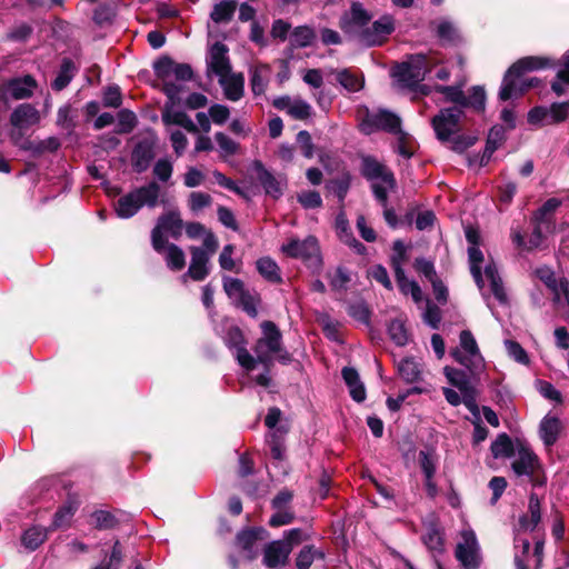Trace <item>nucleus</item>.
<instances>
[{
  "instance_id": "obj_1",
  "label": "nucleus",
  "mask_w": 569,
  "mask_h": 569,
  "mask_svg": "<svg viewBox=\"0 0 569 569\" xmlns=\"http://www.w3.org/2000/svg\"><path fill=\"white\" fill-rule=\"evenodd\" d=\"M462 116L460 108L450 107L441 109L431 120L437 139L456 152H463L477 140L475 136L462 132Z\"/></svg>"
},
{
  "instance_id": "obj_2",
  "label": "nucleus",
  "mask_w": 569,
  "mask_h": 569,
  "mask_svg": "<svg viewBox=\"0 0 569 569\" xmlns=\"http://www.w3.org/2000/svg\"><path fill=\"white\" fill-rule=\"evenodd\" d=\"M547 60L538 57H525L515 62L506 72L499 91L503 101L520 97L526 90L538 84V79L528 77L527 72L542 69Z\"/></svg>"
},
{
  "instance_id": "obj_3",
  "label": "nucleus",
  "mask_w": 569,
  "mask_h": 569,
  "mask_svg": "<svg viewBox=\"0 0 569 569\" xmlns=\"http://www.w3.org/2000/svg\"><path fill=\"white\" fill-rule=\"evenodd\" d=\"M262 336L257 340L253 351L256 353V362H260L266 367L272 363L273 356L282 363L291 361L290 353L282 347V335L274 322L263 321L260 325Z\"/></svg>"
},
{
  "instance_id": "obj_4",
  "label": "nucleus",
  "mask_w": 569,
  "mask_h": 569,
  "mask_svg": "<svg viewBox=\"0 0 569 569\" xmlns=\"http://www.w3.org/2000/svg\"><path fill=\"white\" fill-rule=\"evenodd\" d=\"M357 119L359 129L365 134L382 130L392 134L403 136L400 118L389 110H370L367 107H361L357 110Z\"/></svg>"
},
{
  "instance_id": "obj_5",
  "label": "nucleus",
  "mask_w": 569,
  "mask_h": 569,
  "mask_svg": "<svg viewBox=\"0 0 569 569\" xmlns=\"http://www.w3.org/2000/svg\"><path fill=\"white\" fill-rule=\"evenodd\" d=\"M361 173L367 180L371 181L372 192L379 203L386 204L387 194L396 188L393 173L372 157L362 158Z\"/></svg>"
},
{
  "instance_id": "obj_6",
  "label": "nucleus",
  "mask_w": 569,
  "mask_h": 569,
  "mask_svg": "<svg viewBox=\"0 0 569 569\" xmlns=\"http://www.w3.org/2000/svg\"><path fill=\"white\" fill-rule=\"evenodd\" d=\"M160 187L152 181L147 186L134 189L128 194L121 197L116 207L118 217L128 219L133 217L140 208L147 206L153 208L158 203Z\"/></svg>"
},
{
  "instance_id": "obj_7",
  "label": "nucleus",
  "mask_w": 569,
  "mask_h": 569,
  "mask_svg": "<svg viewBox=\"0 0 569 569\" xmlns=\"http://www.w3.org/2000/svg\"><path fill=\"white\" fill-rule=\"evenodd\" d=\"M459 340V347L451 351V356L471 375H477L483 369L485 360L480 353L473 335L469 330H463L460 333Z\"/></svg>"
},
{
  "instance_id": "obj_8",
  "label": "nucleus",
  "mask_w": 569,
  "mask_h": 569,
  "mask_svg": "<svg viewBox=\"0 0 569 569\" xmlns=\"http://www.w3.org/2000/svg\"><path fill=\"white\" fill-rule=\"evenodd\" d=\"M281 252L287 257L301 259L309 266H319L321 263L319 242L313 236H308L303 240L291 238L281 246Z\"/></svg>"
},
{
  "instance_id": "obj_9",
  "label": "nucleus",
  "mask_w": 569,
  "mask_h": 569,
  "mask_svg": "<svg viewBox=\"0 0 569 569\" xmlns=\"http://www.w3.org/2000/svg\"><path fill=\"white\" fill-rule=\"evenodd\" d=\"M182 232V220L179 212L170 211L162 214L151 232L152 247L157 252H162L164 243H167L166 236L178 239Z\"/></svg>"
},
{
  "instance_id": "obj_10",
  "label": "nucleus",
  "mask_w": 569,
  "mask_h": 569,
  "mask_svg": "<svg viewBox=\"0 0 569 569\" xmlns=\"http://www.w3.org/2000/svg\"><path fill=\"white\" fill-rule=\"evenodd\" d=\"M461 540L458 542L455 556L463 569H478L481 565L480 546L472 529H463L460 532Z\"/></svg>"
},
{
  "instance_id": "obj_11",
  "label": "nucleus",
  "mask_w": 569,
  "mask_h": 569,
  "mask_svg": "<svg viewBox=\"0 0 569 569\" xmlns=\"http://www.w3.org/2000/svg\"><path fill=\"white\" fill-rule=\"evenodd\" d=\"M513 457L515 459L511 462V469L513 473L518 478L523 477L529 481H532L535 473L540 467L538 456L528 445L518 441Z\"/></svg>"
},
{
  "instance_id": "obj_12",
  "label": "nucleus",
  "mask_w": 569,
  "mask_h": 569,
  "mask_svg": "<svg viewBox=\"0 0 569 569\" xmlns=\"http://www.w3.org/2000/svg\"><path fill=\"white\" fill-rule=\"evenodd\" d=\"M37 88L33 77L24 76L0 83V103H7L9 98L22 100L30 98Z\"/></svg>"
},
{
  "instance_id": "obj_13",
  "label": "nucleus",
  "mask_w": 569,
  "mask_h": 569,
  "mask_svg": "<svg viewBox=\"0 0 569 569\" xmlns=\"http://www.w3.org/2000/svg\"><path fill=\"white\" fill-rule=\"evenodd\" d=\"M224 343L234 351L238 363L247 371H251L256 367V359L252 357L246 348L244 337L238 327H231L228 329Z\"/></svg>"
},
{
  "instance_id": "obj_14",
  "label": "nucleus",
  "mask_w": 569,
  "mask_h": 569,
  "mask_svg": "<svg viewBox=\"0 0 569 569\" xmlns=\"http://www.w3.org/2000/svg\"><path fill=\"white\" fill-rule=\"evenodd\" d=\"M395 30V20L386 14L379 18L370 28L363 30L360 34L361 42L368 47L381 44Z\"/></svg>"
},
{
  "instance_id": "obj_15",
  "label": "nucleus",
  "mask_w": 569,
  "mask_h": 569,
  "mask_svg": "<svg viewBox=\"0 0 569 569\" xmlns=\"http://www.w3.org/2000/svg\"><path fill=\"white\" fill-rule=\"evenodd\" d=\"M208 70L218 79L231 73V64L228 57V48L222 42H216L209 51Z\"/></svg>"
},
{
  "instance_id": "obj_16",
  "label": "nucleus",
  "mask_w": 569,
  "mask_h": 569,
  "mask_svg": "<svg viewBox=\"0 0 569 569\" xmlns=\"http://www.w3.org/2000/svg\"><path fill=\"white\" fill-rule=\"evenodd\" d=\"M273 107L279 110L287 111L291 118L298 120L308 119L312 112V108L307 101L300 98H291L289 96L274 99Z\"/></svg>"
},
{
  "instance_id": "obj_17",
  "label": "nucleus",
  "mask_w": 569,
  "mask_h": 569,
  "mask_svg": "<svg viewBox=\"0 0 569 569\" xmlns=\"http://www.w3.org/2000/svg\"><path fill=\"white\" fill-rule=\"evenodd\" d=\"M191 261L188 272L182 276V280L186 281L187 277L194 281H201L209 274V259L206 250L199 247H191Z\"/></svg>"
},
{
  "instance_id": "obj_18",
  "label": "nucleus",
  "mask_w": 569,
  "mask_h": 569,
  "mask_svg": "<svg viewBox=\"0 0 569 569\" xmlns=\"http://www.w3.org/2000/svg\"><path fill=\"white\" fill-rule=\"evenodd\" d=\"M292 550L290 543L283 540H274L264 548L263 563L269 568L284 565Z\"/></svg>"
},
{
  "instance_id": "obj_19",
  "label": "nucleus",
  "mask_w": 569,
  "mask_h": 569,
  "mask_svg": "<svg viewBox=\"0 0 569 569\" xmlns=\"http://www.w3.org/2000/svg\"><path fill=\"white\" fill-rule=\"evenodd\" d=\"M40 121L39 111L30 103L19 104L10 116V123L17 129H28Z\"/></svg>"
},
{
  "instance_id": "obj_20",
  "label": "nucleus",
  "mask_w": 569,
  "mask_h": 569,
  "mask_svg": "<svg viewBox=\"0 0 569 569\" xmlns=\"http://www.w3.org/2000/svg\"><path fill=\"white\" fill-rule=\"evenodd\" d=\"M562 431L561 420L550 413L546 415L539 423V437L547 448L552 447Z\"/></svg>"
},
{
  "instance_id": "obj_21",
  "label": "nucleus",
  "mask_w": 569,
  "mask_h": 569,
  "mask_svg": "<svg viewBox=\"0 0 569 569\" xmlns=\"http://www.w3.org/2000/svg\"><path fill=\"white\" fill-rule=\"evenodd\" d=\"M271 73V67L267 63L254 62L250 67V86L254 96H260L266 92Z\"/></svg>"
},
{
  "instance_id": "obj_22",
  "label": "nucleus",
  "mask_w": 569,
  "mask_h": 569,
  "mask_svg": "<svg viewBox=\"0 0 569 569\" xmlns=\"http://www.w3.org/2000/svg\"><path fill=\"white\" fill-rule=\"evenodd\" d=\"M224 97L230 101H238L243 97L244 77L242 73H229L218 79Z\"/></svg>"
},
{
  "instance_id": "obj_23",
  "label": "nucleus",
  "mask_w": 569,
  "mask_h": 569,
  "mask_svg": "<svg viewBox=\"0 0 569 569\" xmlns=\"http://www.w3.org/2000/svg\"><path fill=\"white\" fill-rule=\"evenodd\" d=\"M153 156V143L148 140L139 141L136 144L131 156L134 171L138 173L146 171L149 168Z\"/></svg>"
},
{
  "instance_id": "obj_24",
  "label": "nucleus",
  "mask_w": 569,
  "mask_h": 569,
  "mask_svg": "<svg viewBox=\"0 0 569 569\" xmlns=\"http://www.w3.org/2000/svg\"><path fill=\"white\" fill-rule=\"evenodd\" d=\"M341 373L351 398L357 402H362L366 399V388L358 371L352 367H345Z\"/></svg>"
},
{
  "instance_id": "obj_25",
  "label": "nucleus",
  "mask_w": 569,
  "mask_h": 569,
  "mask_svg": "<svg viewBox=\"0 0 569 569\" xmlns=\"http://www.w3.org/2000/svg\"><path fill=\"white\" fill-rule=\"evenodd\" d=\"M541 520L540 500L537 495L532 493L529 498L528 515H523L519 519V527L523 531H533Z\"/></svg>"
},
{
  "instance_id": "obj_26",
  "label": "nucleus",
  "mask_w": 569,
  "mask_h": 569,
  "mask_svg": "<svg viewBox=\"0 0 569 569\" xmlns=\"http://www.w3.org/2000/svg\"><path fill=\"white\" fill-rule=\"evenodd\" d=\"M547 229L545 223L537 221V226L535 227L528 242L523 240L522 234L519 231L513 230L511 233V239L513 243L523 250H533L539 248L543 241L542 230Z\"/></svg>"
},
{
  "instance_id": "obj_27",
  "label": "nucleus",
  "mask_w": 569,
  "mask_h": 569,
  "mask_svg": "<svg viewBox=\"0 0 569 569\" xmlns=\"http://www.w3.org/2000/svg\"><path fill=\"white\" fill-rule=\"evenodd\" d=\"M485 277L489 281L490 289L495 298L500 303H507L508 297L503 288L501 277L495 263H488L485 268Z\"/></svg>"
},
{
  "instance_id": "obj_28",
  "label": "nucleus",
  "mask_w": 569,
  "mask_h": 569,
  "mask_svg": "<svg viewBox=\"0 0 569 569\" xmlns=\"http://www.w3.org/2000/svg\"><path fill=\"white\" fill-rule=\"evenodd\" d=\"M49 529L40 526H33L23 531L21 536V545L28 551L37 550L48 538Z\"/></svg>"
},
{
  "instance_id": "obj_29",
  "label": "nucleus",
  "mask_w": 569,
  "mask_h": 569,
  "mask_svg": "<svg viewBox=\"0 0 569 569\" xmlns=\"http://www.w3.org/2000/svg\"><path fill=\"white\" fill-rule=\"evenodd\" d=\"M24 129H17L10 132V139L14 146L20 148L21 150L28 151L33 156H39L44 152L46 144L42 142H36L26 138L23 134Z\"/></svg>"
},
{
  "instance_id": "obj_30",
  "label": "nucleus",
  "mask_w": 569,
  "mask_h": 569,
  "mask_svg": "<svg viewBox=\"0 0 569 569\" xmlns=\"http://www.w3.org/2000/svg\"><path fill=\"white\" fill-rule=\"evenodd\" d=\"M256 267L260 276L269 282L280 283L282 277L278 263L270 257H262L257 260Z\"/></svg>"
},
{
  "instance_id": "obj_31",
  "label": "nucleus",
  "mask_w": 569,
  "mask_h": 569,
  "mask_svg": "<svg viewBox=\"0 0 569 569\" xmlns=\"http://www.w3.org/2000/svg\"><path fill=\"white\" fill-rule=\"evenodd\" d=\"M395 276L400 290L405 295H411L415 302H420L422 300V291L420 287L416 281L409 280L406 277L402 267H399V262H396Z\"/></svg>"
},
{
  "instance_id": "obj_32",
  "label": "nucleus",
  "mask_w": 569,
  "mask_h": 569,
  "mask_svg": "<svg viewBox=\"0 0 569 569\" xmlns=\"http://www.w3.org/2000/svg\"><path fill=\"white\" fill-rule=\"evenodd\" d=\"M77 67L72 60L64 58L61 62L59 72L52 82V89L56 91L63 90L77 73Z\"/></svg>"
},
{
  "instance_id": "obj_33",
  "label": "nucleus",
  "mask_w": 569,
  "mask_h": 569,
  "mask_svg": "<svg viewBox=\"0 0 569 569\" xmlns=\"http://www.w3.org/2000/svg\"><path fill=\"white\" fill-rule=\"evenodd\" d=\"M258 179L262 184L266 192L274 199L281 197L283 190V182L277 179L271 172L260 166L258 171Z\"/></svg>"
},
{
  "instance_id": "obj_34",
  "label": "nucleus",
  "mask_w": 569,
  "mask_h": 569,
  "mask_svg": "<svg viewBox=\"0 0 569 569\" xmlns=\"http://www.w3.org/2000/svg\"><path fill=\"white\" fill-rule=\"evenodd\" d=\"M492 456L498 458H511L516 452V445L507 433H500L490 447Z\"/></svg>"
},
{
  "instance_id": "obj_35",
  "label": "nucleus",
  "mask_w": 569,
  "mask_h": 569,
  "mask_svg": "<svg viewBox=\"0 0 569 569\" xmlns=\"http://www.w3.org/2000/svg\"><path fill=\"white\" fill-rule=\"evenodd\" d=\"M162 121L166 124H176L182 127L190 133L198 132V126L192 119L183 111H166L162 114Z\"/></svg>"
},
{
  "instance_id": "obj_36",
  "label": "nucleus",
  "mask_w": 569,
  "mask_h": 569,
  "mask_svg": "<svg viewBox=\"0 0 569 569\" xmlns=\"http://www.w3.org/2000/svg\"><path fill=\"white\" fill-rule=\"evenodd\" d=\"M436 92L443 96L446 102L455 103L453 107H458L463 111L467 103V96L459 86H437Z\"/></svg>"
},
{
  "instance_id": "obj_37",
  "label": "nucleus",
  "mask_w": 569,
  "mask_h": 569,
  "mask_svg": "<svg viewBox=\"0 0 569 569\" xmlns=\"http://www.w3.org/2000/svg\"><path fill=\"white\" fill-rule=\"evenodd\" d=\"M436 34L442 43H455L459 39V33L453 23L447 19L433 21Z\"/></svg>"
},
{
  "instance_id": "obj_38",
  "label": "nucleus",
  "mask_w": 569,
  "mask_h": 569,
  "mask_svg": "<svg viewBox=\"0 0 569 569\" xmlns=\"http://www.w3.org/2000/svg\"><path fill=\"white\" fill-rule=\"evenodd\" d=\"M418 461L423 476L435 477L439 457L433 448L420 450Z\"/></svg>"
},
{
  "instance_id": "obj_39",
  "label": "nucleus",
  "mask_w": 569,
  "mask_h": 569,
  "mask_svg": "<svg viewBox=\"0 0 569 569\" xmlns=\"http://www.w3.org/2000/svg\"><path fill=\"white\" fill-rule=\"evenodd\" d=\"M262 529H248L239 532L237 535V542L239 547L244 550L248 555V559L252 560L256 558V553L253 552V546L259 539V535L262 533Z\"/></svg>"
},
{
  "instance_id": "obj_40",
  "label": "nucleus",
  "mask_w": 569,
  "mask_h": 569,
  "mask_svg": "<svg viewBox=\"0 0 569 569\" xmlns=\"http://www.w3.org/2000/svg\"><path fill=\"white\" fill-rule=\"evenodd\" d=\"M161 253L164 254L167 266L171 270L178 271L184 267V264H186L184 253H183L182 249L179 248L178 246H176L173 243L168 244V246L164 244V249L162 250Z\"/></svg>"
},
{
  "instance_id": "obj_41",
  "label": "nucleus",
  "mask_w": 569,
  "mask_h": 569,
  "mask_svg": "<svg viewBox=\"0 0 569 569\" xmlns=\"http://www.w3.org/2000/svg\"><path fill=\"white\" fill-rule=\"evenodd\" d=\"M76 510L77 506L74 502H66L56 511L49 530H56L69 526Z\"/></svg>"
},
{
  "instance_id": "obj_42",
  "label": "nucleus",
  "mask_w": 569,
  "mask_h": 569,
  "mask_svg": "<svg viewBox=\"0 0 569 569\" xmlns=\"http://www.w3.org/2000/svg\"><path fill=\"white\" fill-rule=\"evenodd\" d=\"M469 263H470V272L479 287V289L483 288V277L481 273V263L483 261V254L479 247H469L468 249Z\"/></svg>"
},
{
  "instance_id": "obj_43",
  "label": "nucleus",
  "mask_w": 569,
  "mask_h": 569,
  "mask_svg": "<svg viewBox=\"0 0 569 569\" xmlns=\"http://www.w3.org/2000/svg\"><path fill=\"white\" fill-rule=\"evenodd\" d=\"M236 8V0L221 1L213 7L210 17L216 23L229 22L233 17Z\"/></svg>"
},
{
  "instance_id": "obj_44",
  "label": "nucleus",
  "mask_w": 569,
  "mask_h": 569,
  "mask_svg": "<svg viewBox=\"0 0 569 569\" xmlns=\"http://www.w3.org/2000/svg\"><path fill=\"white\" fill-rule=\"evenodd\" d=\"M325 553L312 545L305 546L298 553L296 566L298 569H309L316 559H323Z\"/></svg>"
},
{
  "instance_id": "obj_45",
  "label": "nucleus",
  "mask_w": 569,
  "mask_h": 569,
  "mask_svg": "<svg viewBox=\"0 0 569 569\" xmlns=\"http://www.w3.org/2000/svg\"><path fill=\"white\" fill-rule=\"evenodd\" d=\"M399 375L407 382H417L420 380V365L412 358H406L398 365Z\"/></svg>"
},
{
  "instance_id": "obj_46",
  "label": "nucleus",
  "mask_w": 569,
  "mask_h": 569,
  "mask_svg": "<svg viewBox=\"0 0 569 569\" xmlns=\"http://www.w3.org/2000/svg\"><path fill=\"white\" fill-rule=\"evenodd\" d=\"M337 81L348 91L357 92L363 87V79L349 69L337 72Z\"/></svg>"
},
{
  "instance_id": "obj_47",
  "label": "nucleus",
  "mask_w": 569,
  "mask_h": 569,
  "mask_svg": "<svg viewBox=\"0 0 569 569\" xmlns=\"http://www.w3.org/2000/svg\"><path fill=\"white\" fill-rule=\"evenodd\" d=\"M388 333L390 339L397 346H405L408 343L409 335L405 322L401 319H395L389 323Z\"/></svg>"
},
{
  "instance_id": "obj_48",
  "label": "nucleus",
  "mask_w": 569,
  "mask_h": 569,
  "mask_svg": "<svg viewBox=\"0 0 569 569\" xmlns=\"http://www.w3.org/2000/svg\"><path fill=\"white\" fill-rule=\"evenodd\" d=\"M561 204L560 200L556 198L548 199L541 208L538 210L536 214V220L546 224V228L549 229L551 227V214L558 209Z\"/></svg>"
},
{
  "instance_id": "obj_49",
  "label": "nucleus",
  "mask_w": 569,
  "mask_h": 569,
  "mask_svg": "<svg viewBox=\"0 0 569 569\" xmlns=\"http://www.w3.org/2000/svg\"><path fill=\"white\" fill-rule=\"evenodd\" d=\"M223 289L227 296L237 302L246 292L244 284L240 279L224 277Z\"/></svg>"
},
{
  "instance_id": "obj_50",
  "label": "nucleus",
  "mask_w": 569,
  "mask_h": 569,
  "mask_svg": "<svg viewBox=\"0 0 569 569\" xmlns=\"http://www.w3.org/2000/svg\"><path fill=\"white\" fill-rule=\"evenodd\" d=\"M315 39V32L307 26L297 27L291 33V42L297 47H308Z\"/></svg>"
},
{
  "instance_id": "obj_51",
  "label": "nucleus",
  "mask_w": 569,
  "mask_h": 569,
  "mask_svg": "<svg viewBox=\"0 0 569 569\" xmlns=\"http://www.w3.org/2000/svg\"><path fill=\"white\" fill-rule=\"evenodd\" d=\"M505 347L508 356L512 358L516 362L525 366H528L530 363V359L527 351L517 341L506 340Z\"/></svg>"
},
{
  "instance_id": "obj_52",
  "label": "nucleus",
  "mask_w": 569,
  "mask_h": 569,
  "mask_svg": "<svg viewBox=\"0 0 569 569\" xmlns=\"http://www.w3.org/2000/svg\"><path fill=\"white\" fill-rule=\"evenodd\" d=\"M136 124L137 117L132 111L123 109L118 113V132L129 133L133 130Z\"/></svg>"
},
{
  "instance_id": "obj_53",
  "label": "nucleus",
  "mask_w": 569,
  "mask_h": 569,
  "mask_svg": "<svg viewBox=\"0 0 569 569\" xmlns=\"http://www.w3.org/2000/svg\"><path fill=\"white\" fill-rule=\"evenodd\" d=\"M267 442L270 446L271 455L276 460H282L284 456V446L282 435L272 431L267 436Z\"/></svg>"
},
{
  "instance_id": "obj_54",
  "label": "nucleus",
  "mask_w": 569,
  "mask_h": 569,
  "mask_svg": "<svg viewBox=\"0 0 569 569\" xmlns=\"http://www.w3.org/2000/svg\"><path fill=\"white\" fill-rule=\"evenodd\" d=\"M423 542L428 549L432 551L441 552L443 550V537L441 532L436 528L428 530V532L423 536Z\"/></svg>"
},
{
  "instance_id": "obj_55",
  "label": "nucleus",
  "mask_w": 569,
  "mask_h": 569,
  "mask_svg": "<svg viewBox=\"0 0 569 569\" xmlns=\"http://www.w3.org/2000/svg\"><path fill=\"white\" fill-rule=\"evenodd\" d=\"M212 202V198L210 194L204 192L194 191L189 196V207L191 211L198 212L203 208L210 206Z\"/></svg>"
},
{
  "instance_id": "obj_56",
  "label": "nucleus",
  "mask_w": 569,
  "mask_h": 569,
  "mask_svg": "<svg viewBox=\"0 0 569 569\" xmlns=\"http://www.w3.org/2000/svg\"><path fill=\"white\" fill-rule=\"evenodd\" d=\"M174 61L171 60L168 57H163L159 59L157 62H154L153 69L156 74L167 81L169 78L172 77V70L174 67Z\"/></svg>"
},
{
  "instance_id": "obj_57",
  "label": "nucleus",
  "mask_w": 569,
  "mask_h": 569,
  "mask_svg": "<svg viewBox=\"0 0 569 569\" xmlns=\"http://www.w3.org/2000/svg\"><path fill=\"white\" fill-rule=\"evenodd\" d=\"M351 278L345 268H337L335 273L330 277V286L333 290H346Z\"/></svg>"
},
{
  "instance_id": "obj_58",
  "label": "nucleus",
  "mask_w": 569,
  "mask_h": 569,
  "mask_svg": "<svg viewBox=\"0 0 569 569\" xmlns=\"http://www.w3.org/2000/svg\"><path fill=\"white\" fill-rule=\"evenodd\" d=\"M298 201L306 209L319 208L322 204V199L318 191H303L298 194Z\"/></svg>"
},
{
  "instance_id": "obj_59",
  "label": "nucleus",
  "mask_w": 569,
  "mask_h": 569,
  "mask_svg": "<svg viewBox=\"0 0 569 569\" xmlns=\"http://www.w3.org/2000/svg\"><path fill=\"white\" fill-rule=\"evenodd\" d=\"M486 93L483 88L473 87L469 96H467V107H472L476 110H482L485 108Z\"/></svg>"
},
{
  "instance_id": "obj_60",
  "label": "nucleus",
  "mask_w": 569,
  "mask_h": 569,
  "mask_svg": "<svg viewBox=\"0 0 569 569\" xmlns=\"http://www.w3.org/2000/svg\"><path fill=\"white\" fill-rule=\"evenodd\" d=\"M172 170V163L168 159H159L153 167L154 176L162 182L171 178Z\"/></svg>"
},
{
  "instance_id": "obj_61",
  "label": "nucleus",
  "mask_w": 569,
  "mask_h": 569,
  "mask_svg": "<svg viewBox=\"0 0 569 569\" xmlns=\"http://www.w3.org/2000/svg\"><path fill=\"white\" fill-rule=\"evenodd\" d=\"M528 122L531 124H550L549 110L545 107H536L528 113Z\"/></svg>"
},
{
  "instance_id": "obj_62",
  "label": "nucleus",
  "mask_w": 569,
  "mask_h": 569,
  "mask_svg": "<svg viewBox=\"0 0 569 569\" xmlns=\"http://www.w3.org/2000/svg\"><path fill=\"white\" fill-rule=\"evenodd\" d=\"M548 110L551 123L561 122L569 116V102L553 103Z\"/></svg>"
},
{
  "instance_id": "obj_63",
  "label": "nucleus",
  "mask_w": 569,
  "mask_h": 569,
  "mask_svg": "<svg viewBox=\"0 0 569 569\" xmlns=\"http://www.w3.org/2000/svg\"><path fill=\"white\" fill-rule=\"evenodd\" d=\"M416 270L422 274L429 282L437 278V272L435 270V266L431 261L425 258H418L415 261Z\"/></svg>"
},
{
  "instance_id": "obj_64",
  "label": "nucleus",
  "mask_w": 569,
  "mask_h": 569,
  "mask_svg": "<svg viewBox=\"0 0 569 569\" xmlns=\"http://www.w3.org/2000/svg\"><path fill=\"white\" fill-rule=\"evenodd\" d=\"M209 116L216 124H223L230 116V110L223 104H212L209 108Z\"/></svg>"
}]
</instances>
